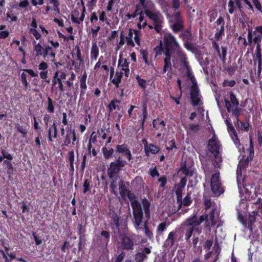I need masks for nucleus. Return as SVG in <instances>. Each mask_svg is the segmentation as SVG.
<instances>
[{
  "label": "nucleus",
  "mask_w": 262,
  "mask_h": 262,
  "mask_svg": "<svg viewBox=\"0 0 262 262\" xmlns=\"http://www.w3.org/2000/svg\"><path fill=\"white\" fill-rule=\"evenodd\" d=\"M108 108L110 111H112L114 110H120V106L118 105L115 104V101H111L110 104L108 105Z\"/></svg>",
  "instance_id": "864d4df0"
},
{
  "label": "nucleus",
  "mask_w": 262,
  "mask_h": 262,
  "mask_svg": "<svg viewBox=\"0 0 262 262\" xmlns=\"http://www.w3.org/2000/svg\"><path fill=\"white\" fill-rule=\"evenodd\" d=\"M171 28L175 32H178L183 29V22L172 21Z\"/></svg>",
  "instance_id": "c85d7f7f"
},
{
  "label": "nucleus",
  "mask_w": 262,
  "mask_h": 262,
  "mask_svg": "<svg viewBox=\"0 0 262 262\" xmlns=\"http://www.w3.org/2000/svg\"><path fill=\"white\" fill-rule=\"evenodd\" d=\"M253 60L254 65H256L257 63H258V65L259 64H262V58L260 46H258V47H256L255 54L253 56Z\"/></svg>",
  "instance_id": "4be33fe9"
},
{
  "label": "nucleus",
  "mask_w": 262,
  "mask_h": 262,
  "mask_svg": "<svg viewBox=\"0 0 262 262\" xmlns=\"http://www.w3.org/2000/svg\"><path fill=\"white\" fill-rule=\"evenodd\" d=\"M16 258V255L14 253L8 254V257L6 259V262H11L12 260Z\"/></svg>",
  "instance_id": "774afa93"
},
{
  "label": "nucleus",
  "mask_w": 262,
  "mask_h": 262,
  "mask_svg": "<svg viewBox=\"0 0 262 262\" xmlns=\"http://www.w3.org/2000/svg\"><path fill=\"white\" fill-rule=\"evenodd\" d=\"M253 155L254 150L253 147H251L249 156L246 158L242 159L239 161L237 169V178L238 180L239 179V177H242V171L248 166L249 161L252 159Z\"/></svg>",
  "instance_id": "9b49d317"
},
{
  "label": "nucleus",
  "mask_w": 262,
  "mask_h": 262,
  "mask_svg": "<svg viewBox=\"0 0 262 262\" xmlns=\"http://www.w3.org/2000/svg\"><path fill=\"white\" fill-rule=\"evenodd\" d=\"M86 74H84L82 76V78L80 80V87L82 89H86Z\"/></svg>",
  "instance_id": "5fc2aeb1"
},
{
  "label": "nucleus",
  "mask_w": 262,
  "mask_h": 262,
  "mask_svg": "<svg viewBox=\"0 0 262 262\" xmlns=\"http://www.w3.org/2000/svg\"><path fill=\"white\" fill-rule=\"evenodd\" d=\"M136 79L138 81L139 85L143 89L146 87V81L144 79H141L139 76H137Z\"/></svg>",
  "instance_id": "09e8293b"
},
{
  "label": "nucleus",
  "mask_w": 262,
  "mask_h": 262,
  "mask_svg": "<svg viewBox=\"0 0 262 262\" xmlns=\"http://www.w3.org/2000/svg\"><path fill=\"white\" fill-rule=\"evenodd\" d=\"M141 54L142 55V58L143 59V60H144L145 62L147 64H149V62H148V61L147 60V56H148V53L146 51H145V50H142L141 51Z\"/></svg>",
  "instance_id": "0e129e2a"
},
{
  "label": "nucleus",
  "mask_w": 262,
  "mask_h": 262,
  "mask_svg": "<svg viewBox=\"0 0 262 262\" xmlns=\"http://www.w3.org/2000/svg\"><path fill=\"white\" fill-rule=\"evenodd\" d=\"M189 127V129L193 133H197L200 130V126L198 124H190Z\"/></svg>",
  "instance_id": "3c124183"
},
{
  "label": "nucleus",
  "mask_w": 262,
  "mask_h": 262,
  "mask_svg": "<svg viewBox=\"0 0 262 262\" xmlns=\"http://www.w3.org/2000/svg\"><path fill=\"white\" fill-rule=\"evenodd\" d=\"M181 171L186 176L191 177L193 172L191 169H189L186 167H184L181 169Z\"/></svg>",
  "instance_id": "c03bdc74"
},
{
  "label": "nucleus",
  "mask_w": 262,
  "mask_h": 262,
  "mask_svg": "<svg viewBox=\"0 0 262 262\" xmlns=\"http://www.w3.org/2000/svg\"><path fill=\"white\" fill-rule=\"evenodd\" d=\"M144 13L152 21L155 30L158 33L160 32L163 23L162 15L154 8V5L152 7L146 9Z\"/></svg>",
  "instance_id": "39448f33"
},
{
  "label": "nucleus",
  "mask_w": 262,
  "mask_h": 262,
  "mask_svg": "<svg viewBox=\"0 0 262 262\" xmlns=\"http://www.w3.org/2000/svg\"><path fill=\"white\" fill-rule=\"evenodd\" d=\"M167 227V225L166 222H163L160 224L157 228V233L158 235H162L164 231L166 229Z\"/></svg>",
  "instance_id": "2f4dec72"
},
{
  "label": "nucleus",
  "mask_w": 262,
  "mask_h": 262,
  "mask_svg": "<svg viewBox=\"0 0 262 262\" xmlns=\"http://www.w3.org/2000/svg\"><path fill=\"white\" fill-rule=\"evenodd\" d=\"M116 151L119 154H122L130 161L132 159V156L130 150L128 148L127 146L124 144L121 145H117L116 146Z\"/></svg>",
  "instance_id": "dca6fc26"
},
{
  "label": "nucleus",
  "mask_w": 262,
  "mask_h": 262,
  "mask_svg": "<svg viewBox=\"0 0 262 262\" xmlns=\"http://www.w3.org/2000/svg\"><path fill=\"white\" fill-rule=\"evenodd\" d=\"M233 1L242 14L243 13L242 2L243 1L247 5L250 10L253 11V7L250 2L248 0H233Z\"/></svg>",
  "instance_id": "6ab92c4d"
},
{
  "label": "nucleus",
  "mask_w": 262,
  "mask_h": 262,
  "mask_svg": "<svg viewBox=\"0 0 262 262\" xmlns=\"http://www.w3.org/2000/svg\"><path fill=\"white\" fill-rule=\"evenodd\" d=\"M140 3L144 8V11L146 9L150 8L151 7H152L154 6L153 3L151 1L146 2V0H139Z\"/></svg>",
  "instance_id": "f704fd0d"
},
{
  "label": "nucleus",
  "mask_w": 262,
  "mask_h": 262,
  "mask_svg": "<svg viewBox=\"0 0 262 262\" xmlns=\"http://www.w3.org/2000/svg\"><path fill=\"white\" fill-rule=\"evenodd\" d=\"M159 147L152 144L145 145V150L147 155L148 152L152 154H156L159 151Z\"/></svg>",
  "instance_id": "cd10ccee"
},
{
  "label": "nucleus",
  "mask_w": 262,
  "mask_h": 262,
  "mask_svg": "<svg viewBox=\"0 0 262 262\" xmlns=\"http://www.w3.org/2000/svg\"><path fill=\"white\" fill-rule=\"evenodd\" d=\"M127 162L119 157L115 162H111L108 168V175L110 178H113L115 174L119 172L121 168L124 167Z\"/></svg>",
  "instance_id": "0eeeda50"
},
{
  "label": "nucleus",
  "mask_w": 262,
  "mask_h": 262,
  "mask_svg": "<svg viewBox=\"0 0 262 262\" xmlns=\"http://www.w3.org/2000/svg\"><path fill=\"white\" fill-rule=\"evenodd\" d=\"M84 11L85 8H84L81 16L78 18L75 16V14H72L71 16V19L72 21L77 24H79L80 22L82 21L84 17Z\"/></svg>",
  "instance_id": "473e14b6"
},
{
  "label": "nucleus",
  "mask_w": 262,
  "mask_h": 262,
  "mask_svg": "<svg viewBox=\"0 0 262 262\" xmlns=\"http://www.w3.org/2000/svg\"><path fill=\"white\" fill-rule=\"evenodd\" d=\"M47 110L49 112L53 113L54 110V107L53 103V101L50 97L48 98V107Z\"/></svg>",
  "instance_id": "a18cd8bd"
},
{
  "label": "nucleus",
  "mask_w": 262,
  "mask_h": 262,
  "mask_svg": "<svg viewBox=\"0 0 262 262\" xmlns=\"http://www.w3.org/2000/svg\"><path fill=\"white\" fill-rule=\"evenodd\" d=\"M254 205L255 206L257 210H260L262 211V199L260 198H258L257 200V201L254 203Z\"/></svg>",
  "instance_id": "bf43d9fd"
},
{
  "label": "nucleus",
  "mask_w": 262,
  "mask_h": 262,
  "mask_svg": "<svg viewBox=\"0 0 262 262\" xmlns=\"http://www.w3.org/2000/svg\"><path fill=\"white\" fill-rule=\"evenodd\" d=\"M115 78L112 80V82L116 85V88H118L119 83L121 82V78L122 76V72H116L115 74Z\"/></svg>",
  "instance_id": "c756f323"
},
{
  "label": "nucleus",
  "mask_w": 262,
  "mask_h": 262,
  "mask_svg": "<svg viewBox=\"0 0 262 262\" xmlns=\"http://www.w3.org/2000/svg\"><path fill=\"white\" fill-rule=\"evenodd\" d=\"M63 143L61 144V146H68L69 144L71 143V139H72V144H74L75 142H77L78 143V141L77 139L75 132L74 129H72L71 128H69L66 132V135L63 136Z\"/></svg>",
  "instance_id": "f8f14e48"
},
{
  "label": "nucleus",
  "mask_w": 262,
  "mask_h": 262,
  "mask_svg": "<svg viewBox=\"0 0 262 262\" xmlns=\"http://www.w3.org/2000/svg\"><path fill=\"white\" fill-rule=\"evenodd\" d=\"M119 244V248L122 250H133L134 242L126 235H121L120 241L118 242Z\"/></svg>",
  "instance_id": "ddd939ff"
},
{
  "label": "nucleus",
  "mask_w": 262,
  "mask_h": 262,
  "mask_svg": "<svg viewBox=\"0 0 262 262\" xmlns=\"http://www.w3.org/2000/svg\"><path fill=\"white\" fill-rule=\"evenodd\" d=\"M227 126L228 127V132L230 134H232L236 138V133L234 128L232 126L230 120H227L226 121Z\"/></svg>",
  "instance_id": "58836bf2"
},
{
  "label": "nucleus",
  "mask_w": 262,
  "mask_h": 262,
  "mask_svg": "<svg viewBox=\"0 0 262 262\" xmlns=\"http://www.w3.org/2000/svg\"><path fill=\"white\" fill-rule=\"evenodd\" d=\"M207 149V156L213 162L215 167L220 168L222 162V157L220 154L221 145L215 135L208 140Z\"/></svg>",
  "instance_id": "f03ea898"
},
{
  "label": "nucleus",
  "mask_w": 262,
  "mask_h": 262,
  "mask_svg": "<svg viewBox=\"0 0 262 262\" xmlns=\"http://www.w3.org/2000/svg\"><path fill=\"white\" fill-rule=\"evenodd\" d=\"M209 15L210 22H212L217 17V12L214 10L211 11L209 12Z\"/></svg>",
  "instance_id": "6e6d98bb"
},
{
  "label": "nucleus",
  "mask_w": 262,
  "mask_h": 262,
  "mask_svg": "<svg viewBox=\"0 0 262 262\" xmlns=\"http://www.w3.org/2000/svg\"><path fill=\"white\" fill-rule=\"evenodd\" d=\"M228 6L229 7V12L230 14L233 13V12L236 9L237 6L235 5V3L233 0H230L228 2Z\"/></svg>",
  "instance_id": "ea45409f"
},
{
  "label": "nucleus",
  "mask_w": 262,
  "mask_h": 262,
  "mask_svg": "<svg viewBox=\"0 0 262 262\" xmlns=\"http://www.w3.org/2000/svg\"><path fill=\"white\" fill-rule=\"evenodd\" d=\"M190 97L192 103L193 105L196 106L202 104L201 100V96L199 94V89L194 84H193L191 86Z\"/></svg>",
  "instance_id": "2eb2a0df"
},
{
  "label": "nucleus",
  "mask_w": 262,
  "mask_h": 262,
  "mask_svg": "<svg viewBox=\"0 0 262 262\" xmlns=\"http://www.w3.org/2000/svg\"><path fill=\"white\" fill-rule=\"evenodd\" d=\"M241 109H238V107L232 108L230 110V112L232 113V114L235 116L236 120L238 119V117L241 114Z\"/></svg>",
  "instance_id": "4d7b16f0"
},
{
  "label": "nucleus",
  "mask_w": 262,
  "mask_h": 262,
  "mask_svg": "<svg viewBox=\"0 0 262 262\" xmlns=\"http://www.w3.org/2000/svg\"><path fill=\"white\" fill-rule=\"evenodd\" d=\"M237 127L242 130H247L249 124L247 122L240 121L239 119H237Z\"/></svg>",
  "instance_id": "4c0bfd02"
},
{
  "label": "nucleus",
  "mask_w": 262,
  "mask_h": 262,
  "mask_svg": "<svg viewBox=\"0 0 262 262\" xmlns=\"http://www.w3.org/2000/svg\"><path fill=\"white\" fill-rule=\"evenodd\" d=\"M172 7L176 10L180 8V0H172Z\"/></svg>",
  "instance_id": "338daca9"
},
{
  "label": "nucleus",
  "mask_w": 262,
  "mask_h": 262,
  "mask_svg": "<svg viewBox=\"0 0 262 262\" xmlns=\"http://www.w3.org/2000/svg\"><path fill=\"white\" fill-rule=\"evenodd\" d=\"M21 81L23 84L24 85V89L27 90L28 88V83L27 81V75L25 73H22L21 74Z\"/></svg>",
  "instance_id": "49530a36"
},
{
  "label": "nucleus",
  "mask_w": 262,
  "mask_h": 262,
  "mask_svg": "<svg viewBox=\"0 0 262 262\" xmlns=\"http://www.w3.org/2000/svg\"><path fill=\"white\" fill-rule=\"evenodd\" d=\"M69 160L70 163V167L71 170H74L73 163L74 161V151L72 150L69 152Z\"/></svg>",
  "instance_id": "79ce46f5"
},
{
  "label": "nucleus",
  "mask_w": 262,
  "mask_h": 262,
  "mask_svg": "<svg viewBox=\"0 0 262 262\" xmlns=\"http://www.w3.org/2000/svg\"><path fill=\"white\" fill-rule=\"evenodd\" d=\"M253 34L254 35V37L253 39V41L255 43L257 44V47H258V46H260L259 43L261 42L262 39V35L257 34L256 31L254 32Z\"/></svg>",
  "instance_id": "e433bc0d"
},
{
  "label": "nucleus",
  "mask_w": 262,
  "mask_h": 262,
  "mask_svg": "<svg viewBox=\"0 0 262 262\" xmlns=\"http://www.w3.org/2000/svg\"><path fill=\"white\" fill-rule=\"evenodd\" d=\"M142 205L143 207V210L144 213V216H143V219L142 220V224L140 226H141L142 224H143L144 228V232L146 236L148 237L149 239H152L153 238V234L152 231L148 228L147 226V223L148 220L150 218V204L146 199H143L142 200ZM141 229V227L140 228Z\"/></svg>",
  "instance_id": "423d86ee"
},
{
  "label": "nucleus",
  "mask_w": 262,
  "mask_h": 262,
  "mask_svg": "<svg viewBox=\"0 0 262 262\" xmlns=\"http://www.w3.org/2000/svg\"><path fill=\"white\" fill-rule=\"evenodd\" d=\"M135 36L134 37L135 41L136 42L137 45L138 46H140V37H141V33L140 31L135 30L134 32Z\"/></svg>",
  "instance_id": "37998d69"
},
{
  "label": "nucleus",
  "mask_w": 262,
  "mask_h": 262,
  "mask_svg": "<svg viewBox=\"0 0 262 262\" xmlns=\"http://www.w3.org/2000/svg\"><path fill=\"white\" fill-rule=\"evenodd\" d=\"M163 40L165 46L164 54L166 56L164 59V66L163 73H165L168 69H171V57L174 59L173 62L180 60L184 64L186 63V56L181 50L176 38L170 33L164 34Z\"/></svg>",
  "instance_id": "f257e3e1"
},
{
  "label": "nucleus",
  "mask_w": 262,
  "mask_h": 262,
  "mask_svg": "<svg viewBox=\"0 0 262 262\" xmlns=\"http://www.w3.org/2000/svg\"><path fill=\"white\" fill-rule=\"evenodd\" d=\"M220 211L218 209H213L209 214L203 215L204 221L208 225L207 226H213L216 224L220 225V219L219 217Z\"/></svg>",
  "instance_id": "9d476101"
},
{
  "label": "nucleus",
  "mask_w": 262,
  "mask_h": 262,
  "mask_svg": "<svg viewBox=\"0 0 262 262\" xmlns=\"http://www.w3.org/2000/svg\"><path fill=\"white\" fill-rule=\"evenodd\" d=\"M119 191L121 195L122 196L124 195L127 191V189L126 188L125 185L123 184V182L121 181L119 184Z\"/></svg>",
  "instance_id": "de8ad7c7"
},
{
  "label": "nucleus",
  "mask_w": 262,
  "mask_h": 262,
  "mask_svg": "<svg viewBox=\"0 0 262 262\" xmlns=\"http://www.w3.org/2000/svg\"><path fill=\"white\" fill-rule=\"evenodd\" d=\"M34 49L36 53V56L42 55L43 54V48L40 43L36 44V41H34Z\"/></svg>",
  "instance_id": "7c9ffc66"
},
{
  "label": "nucleus",
  "mask_w": 262,
  "mask_h": 262,
  "mask_svg": "<svg viewBox=\"0 0 262 262\" xmlns=\"http://www.w3.org/2000/svg\"><path fill=\"white\" fill-rule=\"evenodd\" d=\"M257 215V211H253L248 215V219H245L244 216L239 214L238 220L243 224L244 228L249 230L250 232H252L254 228V224L255 222L256 216Z\"/></svg>",
  "instance_id": "6e6552de"
},
{
  "label": "nucleus",
  "mask_w": 262,
  "mask_h": 262,
  "mask_svg": "<svg viewBox=\"0 0 262 262\" xmlns=\"http://www.w3.org/2000/svg\"><path fill=\"white\" fill-rule=\"evenodd\" d=\"M235 84V81L234 80H225L223 83V86L224 87L229 86L233 87Z\"/></svg>",
  "instance_id": "8fccbe9b"
},
{
  "label": "nucleus",
  "mask_w": 262,
  "mask_h": 262,
  "mask_svg": "<svg viewBox=\"0 0 262 262\" xmlns=\"http://www.w3.org/2000/svg\"><path fill=\"white\" fill-rule=\"evenodd\" d=\"M211 187L212 192L216 196L224 192V190L220 182L219 173L216 172L212 174L211 179Z\"/></svg>",
  "instance_id": "1a4fd4ad"
},
{
  "label": "nucleus",
  "mask_w": 262,
  "mask_h": 262,
  "mask_svg": "<svg viewBox=\"0 0 262 262\" xmlns=\"http://www.w3.org/2000/svg\"><path fill=\"white\" fill-rule=\"evenodd\" d=\"M172 21L183 22L181 13L179 11L176 12L171 17Z\"/></svg>",
  "instance_id": "c9c22d12"
},
{
  "label": "nucleus",
  "mask_w": 262,
  "mask_h": 262,
  "mask_svg": "<svg viewBox=\"0 0 262 262\" xmlns=\"http://www.w3.org/2000/svg\"><path fill=\"white\" fill-rule=\"evenodd\" d=\"M225 106L228 112L232 108L238 107L239 103L235 95L232 92H230L229 97L225 98Z\"/></svg>",
  "instance_id": "4468645a"
},
{
  "label": "nucleus",
  "mask_w": 262,
  "mask_h": 262,
  "mask_svg": "<svg viewBox=\"0 0 262 262\" xmlns=\"http://www.w3.org/2000/svg\"><path fill=\"white\" fill-rule=\"evenodd\" d=\"M76 59L80 61V62L83 61V58L81 54V51L78 47H76Z\"/></svg>",
  "instance_id": "69168bd1"
},
{
  "label": "nucleus",
  "mask_w": 262,
  "mask_h": 262,
  "mask_svg": "<svg viewBox=\"0 0 262 262\" xmlns=\"http://www.w3.org/2000/svg\"><path fill=\"white\" fill-rule=\"evenodd\" d=\"M204 205L206 210L210 208L211 209V210H213V209H217V205L209 198H205Z\"/></svg>",
  "instance_id": "393cba45"
},
{
  "label": "nucleus",
  "mask_w": 262,
  "mask_h": 262,
  "mask_svg": "<svg viewBox=\"0 0 262 262\" xmlns=\"http://www.w3.org/2000/svg\"><path fill=\"white\" fill-rule=\"evenodd\" d=\"M50 3L53 4L54 6V10L58 12H59V9L58 8L59 3L58 0H49Z\"/></svg>",
  "instance_id": "603ef678"
},
{
  "label": "nucleus",
  "mask_w": 262,
  "mask_h": 262,
  "mask_svg": "<svg viewBox=\"0 0 262 262\" xmlns=\"http://www.w3.org/2000/svg\"><path fill=\"white\" fill-rule=\"evenodd\" d=\"M204 216L198 217L196 214H193L187 219L184 223V225L187 227L185 229V238L187 242H190V238L193 231L198 235L202 232V228L200 225L204 221Z\"/></svg>",
  "instance_id": "7ed1b4c3"
},
{
  "label": "nucleus",
  "mask_w": 262,
  "mask_h": 262,
  "mask_svg": "<svg viewBox=\"0 0 262 262\" xmlns=\"http://www.w3.org/2000/svg\"><path fill=\"white\" fill-rule=\"evenodd\" d=\"M192 200L189 194H188L182 201V206L184 207L188 206L191 203Z\"/></svg>",
  "instance_id": "a19ab883"
},
{
  "label": "nucleus",
  "mask_w": 262,
  "mask_h": 262,
  "mask_svg": "<svg viewBox=\"0 0 262 262\" xmlns=\"http://www.w3.org/2000/svg\"><path fill=\"white\" fill-rule=\"evenodd\" d=\"M177 238V231L169 232L168 237L165 242L164 246L167 247H172L176 242Z\"/></svg>",
  "instance_id": "a211bd4d"
},
{
  "label": "nucleus",
  "mask_w": 262,
  "mask_h": 262,
  "mask_svg": "<svg viewBox=\"0 0 262 262\" xmlns=\"http://www.w3.org/2000/svg\"><path fill=\"white\" fill-rule=\"evenodd\" d=\"M52 129H53V130H54L53 138H57V125H56L55 122H54L52 126L51 127H49V128L48 129V140L50 142H52V141H53L52 138V135H51Z\"/></svg>",
  "instance_id": "5701e85b"
},
{
  "label": "nucleus",
  "mask_w": 262,
  "mask_h": 262,
  "mask_svg": "<svg viewBox=\"0 0 262 262\" xmlns=\"http://www.w3.org/2000/svg\"><path fill=\"white\" fill-rule=\"evenodd\" d=\"M135 30L129 29L128 35L126 36L127 45L133 47L135 46V43L132 39L133 35L134 34Z\"/></svg>",
  "instance_id": "a878e982"
},
{
  "label": "nucleus",
  "mask_w": 262,
  "mask_h": 262,
  "mask_svg": "<svg viewBox=\"0 0 262 262\" xmlns=\"http://www.w3.org/2000/svg\"><path fill=\"white\" fill-rule=\"evenodd\" d=\"M165 124L163 121L154 120L153 121V127L155 129L159 130L161 132L165 130Z\"/></svg>",
  "instance_id": "412c9836"
},
{
  "label": "nucleus",
  "mask_w": 262,
  "mask_h": 262,
  "mask_svg": "<svg viewBox=\"0 0 262 262\" xmlns=\"http://www.w3.org/2000/svg\"><path fill=\"white\" fill-rule=\"evenodd\" d=\"M102 152L103 154L104 157L108 159L113 157V154L114 150L112 148H107L104 147L102 149Z\"/></svg>",
  "instance_id": "bb28decb"
},
{
  "label": "nucleus",
  "mask_w": 262,
  "mask_h": 262,
  "mask_svg": "<svg viewBox=\"0 0 262 262\" xmlns=\"http://www.w3.org/2000/svg\"><path fill=\"white\" fill-rule=\"evenodd\" d=\"M30 32L33 35L36 39H38L40 37V34L37 32L35 29H31Z\"/></svg>",
  "instance_id": "680f3d73"
},
{
  "label": "nucleus",
  "mask_w": 262,
  "mask_h": 262,
  "mask_svg": "<svg viewBox=\"0 0 262 262\" xmlns=\"http://www.w3.org/2000/svg\"><path fill=\"white\" fill-rule=\"evenodd\" d=\"M151 247H146L140 252H138L135 256L136 262H142L144 259L147 258L146 255L149 254L151 252Z\"/></svg>",
  "instance_id": "f3484780"
},
{
  "label": "nucleus",
  "mask_w": 262,
  "mask_h": 262,
  "mask_svg": "<svg viewBox=\"0 0 262 262\" xmlns=\"http://www.w3.org/2000/svg\"><path fill=\"white\" fill-rule=\"evenodd\" d=\"M99 54V49L96 42H93L91 49V58L92 60H96Z\"/></svg>",
  "instance_id": "b1692460"
},
{
  "label": "nucleus",
  "mask_w": 262,
  "mask_h": 262,
  "mask_svg": "<svg viewBox=\"0 0 262 262\" xmlns=\"http://www.w3.org/2000/svg\"><path fill=\"white\" fill-rule=\"evenodd\" d=\"M182 37L184 39L191 40L192 38V34L189 31H186L182 34Z\"/></svg>",
  "instance_id": "052dcab7"
},
{
  "label": "nucleus",
  "mask_w": 262,
  "mask_h": 262,
  "mask_svg": "<svg viewBox=\"0 0 262 262\" xmlns=\"http://www.w3.org/2000/svg\"><path fill=\"white\" fill-rule=\"evenodd\" d=\"M128 198L133 208L134 227L136 229H139L140 226L142 224V220L143 219L144 210L142 203L141 204L138 202L135 196L131 193H128Z\"/></svg>",
  "instance_id": "20e7f679"
},
{
  "label": "nucleus",
  "mask_w": 262,
  "mask_h": 262,
  "mask_svg": "<svg viewBox=\"0 0 262 262\" xmlns=\"http://www.w3.org/2000/svg\"><path fill=\"white\" fill-rule=\"evenodd\" d=\"M176 194L177 195V203L179 204L178 210H179L182 207V192L184 188L176 186Z\"/></svg>",
  "instance_id": "aec40b11"
},
{
  "label": "nucleus",
  "mask_w": 262,
  "mask_h": 262,
  "mask_svg": "<svg viewBox=\"0 0 262 262\" xmlns=\"http://www.w3.org/2000/svg\"><path fill=\"white\" fill-rule=\"evenodd\" d=\"M15 127L17 130L23 135V137H25L28 133L26 127L23 126H21L18 123L15 125Z\"/></svg>",
  "instance_id": "72a5a7b5"
},
{
  "label": "nucleus",
  "mask_w": 262,
  "mask_h": 262,
  "mask_svg": "<svg viewBox=\"0 0 262 262\" xmlns=\"http://www.w3.org/2000/svg\"><path fill=\"white\" fill-rule=\"evenodd\" d=\"M43 49L44 50L43 51V54L42 55L43 57H46L49 54L50 51L52 50V48L50 46H45Z\"/></svg>",
  "instance_id": "e2e57ef3"
},
{
  "label": "nucleus",
  "mask_w": 262,
  "mask_h": 262,
  "mask_svg": "<svg viewBox=\"0 0 262 262\" xmlns=\"http://www.w3.org/2000/svg\"><path fill=\"white\" fill-rule=\"evenodd\" d=\"M90 182L88 181V180H87V179L85 180L84 183L83 184V186L84 187V190H83L84 193H86V192H88L90 190Z\"/></svg>",
  "instance_id": "13d9d810"
}]
</instances>
